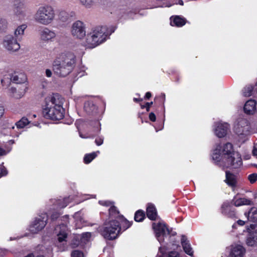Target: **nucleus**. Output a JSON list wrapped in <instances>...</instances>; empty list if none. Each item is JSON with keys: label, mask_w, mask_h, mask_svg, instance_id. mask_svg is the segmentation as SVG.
Instances as JSON below:
<instances>
[{"label": "nucleus", "mask_w": 257, "mask_h": 257, "mask_svg": "<svg viewBox=\"0 0 257 257\" xmlns=\"http://www.w3.org/2000/svg\"><path fill=\"white\" fill-rule=\"evenodd\" d=\"M232 202L235 206L250 205L252 202L249 199L245 198H238L237 196L234 197Z\"/></svg>", "instance_id": "5701e85b"}, {"label": "nucleus", "mask_w": 257, "mask_h": 257, "mask_svg": "<svg viewBox=\"0 0 257 257\" xmlns=\"http://www.w3.org/2000/svg\"><path fill=\"white\" fill-rule=\"evenodd\" d=\"M55 232L57 235L58 241L64 244L68 236V229L66 226L62 224L57 226L55 228Z\"/></svg>", "instance_id": "4468645a"}, {"label": "nucleus", "mask_w": 257, "mask_h": 257, "mask_svg": "<svg viewBox=\"0 0 257 257\" xmlns=\"http://www.w3.org/2000/svg\"><path fill=\"white\" fill-rule=\"evenodd\" d=\"M7 26V22L5 19L0 18V31L4 29Z\"/></svg>", "instance_id": "a18cd8bd"}, {"label": "nucleus", "mask_w": 257, "mask_h": 257, "mask_svg": "<svg viewBox=\"0 0 257 257\" xmlns=\"http://www.w3.org/2000/svg\"><path fill=\"white\" fill-rule=\"evenodd\" d=\"M11 80L16 83H23L27 80V76L25 74H14L11 76Z\"/></svg>", "instance_id": "b1692460"}, {"label": "nucleus", "mask_w": 257, "mask_h": 257, "mask_svg": "<svg viewBox=\"0 0 257 257\" xmlns=\"http://www.w3.org/2000/svg\"><path fill=\"white\" fill-rule=\"evenodd\" d=\"M222 212L224 214H228L229 211L231 209V205L229 202H225L222 205L221 207Z\"/></svg>", "instance_id": "4c0bfd02"}, {"label": "nucleus", "mask_w": 257, "mask_h": 257, "mask_svg": "<svg viewBox=\"0 0 257 257\" xmlns=\"http://www.w3.org/2000/svg\"><path fill=\"white\" fill-rule=\"evenodd\" d=\"M91 237V234L90 232H87L82 233L80 237L81 243H86L87 242L90 240Z\"/></svg>", "instance_id": "e433bc0d"}, {"label": "nucleus", "mask_w": 257, "mask_h": 257, "mask_svg": "<svg viewBox=\"0 0 257 257\" xmlns=\"http://www.w3.org/2000/svg\"><path fill=\"white\" fill-rule=\"evenodd\" d=\"M2 44L6 50L11 52H16L20 48V46L17 40L12 35L5 36L3 39Z\"/></svg>", "instance_id": "9d476101"}, {"label": "nucleus", "mask_w": 257, "mask_h": 257, "mask_svg": "<svg viewBox=\"0 0 257 257\" xmlns=\"http://www.w3.org/2000/svg\"><path fill=\"white\" fill-rule=\"evenodd\" d=\"M248 179L251 183H254L257 180V174L253 173L248 175Z\"/></svg>", "instance_id": "79ce46f5"}, {"label": "nucleus", "mask_w": 257, "mask_h": 257, "mask_svg": "<svg viewBox=\"0 0 257 257\" xmlns=\"http://www.w3.org/2000/svg\"><path fill=\"white\" fill-rule=\"evenodd\" d=\"M99 154V151L93 152L92 153L87 154L84 158V161L85 164H88L91 162L97 155Z\"/></svg>", "instance_id": "c756f323"}, {"label": "nucleus", "mask_w": 257, "mask_h": 257, "mask_svg": "<svg viewBox=\"0 0 257 257\" xmlns=\"http://www.w3.org/2000/svg\"><path fill=\"white\" fill-rule=\"evenodd\" d=\"M113 32L114 30L109 33L106 26L93 28L85 36L82 41V45L86 48L93 49L104 42L108 35Z\"/></svg>", "instance_id": "7ed1b4c3"}, {"label": "nucleus", "mask_w": 257, "mask_h": 257, "mask_svg": "<svg viewBox=\"0 0 257 257\" xmlns=\"http://www.w3.org/2000/svg\"><path fill=\"white\" fill-rule=\"evenodd\" d=\"M4 112V109L3 107L0 106V117H1L3 116Z\"/></svg>", "instance_id": "bf43d9fd"}, {"label": "nucleus", "mask_w": 257, "mask_h": 257, "mask_svg": "<svg viewBox=\"0 0 257 257\" xmlns=\"http://www.w3.org/2000/svg\"><path fill=\"white\" fill-rule=\"evenodd\" d=\"M71 32L73 37L77 39H82L86 36L84 24L80 21H76L72 26Z\"/></svg>", "instance_id": "f8f14e48"}, {"label": "nucleus", "mask_w": 257, "mask_h": 257, "mask_svg": "<svg viewBox=\"0 0 257 257\" xmlns=\"http://www.w3.org/2000/svg\"><path fill=\"white\" fill-rule=\"evenodd\" d=\"M58 216V215L57 213L56 214H54L52 215V219H56Z\"/></svg>", "instance_id": "680f3d73"}, {"label": "nucleus", "mask_w": 257, "mask_h": 257, "mask_svg": "<svg viewBox=\"0 0 257 257\" xmlns=\"http://www.w3.org/2000/svg\"><path fill=\"white\" fill-rule=\"evenodd\" d=\"M230 130V125L227 122L218 121L214 123L213 125V132L215 135L219 138L225 137Z\"/></svg>", "instance_id": "9b49d317"}, {"label": "nucleus", "mask_w": 257, "mask_h": 257, "mask_svg": "<svg viewBox=\"0 0 257 257\" xmlns=\"http://www.w3.org/2000/svg\"><path fill=\"white\" fill-rule=\"evenodd\" d=\"M237 224L239 225L242 226L245 224V221L241 220H239L237 221Z\"/></svg>", "instance_id": "13d9d810"}, {"label": "nucleus", "mask_w": 257, "mask_h": 257, "mask_svg": "<svg viewBox=\"0 0 257 257\" xmlns=\"http://www.w3.org/2000/svg\"><path fill=\"white\" fill-rule=\"evenodd\" d=\"M149 119H150V120H151L152 121H153V122L156 121V115L153 112H151L149 114Z\"/></svg>", "instance_id": "864d4df0"}, {"label": "nucleus", "mask_w": 257, "mask_h": 257, "mask_svg": "<svg viewBox=\"0 0 257 257\" xmlns=\"http://www.w3.org/2000/svg\"><path fill=\"white\" fill-rule=\"evenodd\" d=\"M37 257H44V256L40 255H38Z\"/></svg>", "instance_id": "774afa93"}, {"label": "nucleus", "mask_w": 257, "mask_h": 257, "mask_svg": "<svg viewBox=\"0 0 257 257\" xmlns=\"http://www.w3.org/2000/svg\"><path fill=\"white\" fill-rule=\"evenodd\" d=\"M153 104V102H147L146 103L145 105H142L141 107L142 108H146V110L147 111H149L150 110V106Z\"/></svg>", "instance_id": "8fccbe9b"}, {"label": "nucleus", "mask_w": 257, "mask_h": 257, "mask_svg": "<svg viewBox=\"0 0 257 257\" xmlns=\"http://www.w3.org/2000/svg\"><path fill=\"white\" fill-rule=\"evenodd\" d=\"M59 18L61 21L64 22L67 20L68 15L65 12H61L59 14Z\"/></svg>", "instance_id": "a19ab883"}, {"label": "nucleus", "mask_w": 257, "mask_h": 257, "mask_svg": "<svg viewBox=\"0 0 257 257\" xmlns=\"http://www.w3.org/2000/svg\"><path fill=\"white\" fill-rule=\"evenodd\" d=\"M71 257H84L82 252L75 250L72 252Z\"/></svg>", "instance_id": "ea45409f"}, {"label": "nucleus", "mask_w": 257, "mask_h": 257, "mask_svg": "<svg viewBox=\"0 0 257 257\" xmlns=\"http://www.w3.org/2000/svg\"><path fill=\"white\" fill-rule=\"evenodd\" d=\"M134 100L135 101H136V102H139V101H140L142 100V99H139V98H134Z\"/></svg>", "instance_id": "e2e57ef3"}, {"label": "nucleus", "mask_w": 257, "mask_h": 257, "mask_svg": "<svg viewBox=\"0 0 257 257\" xmlns=\"http://www.w3.org/2000/svg\"><path fill=\"white\" fill-rule=\"evenodd\" d=\"M145 218V213L141 210L137 211L135 215V220L137 222H140L144 220Z\"/></svg>", "instance_id": "c9c22d12"}, {"label": "nucleus", "mask_w": 257, "mask_h": 257, "mask_svg": "<svg viewBox=\"0 0 257 257\" xmlns=\"http://www.w3.org/2000/svg\"><path fill=\"white\" fill-rule=\"evenodd\" d=\"M27 26L26 25H22L19 26L15 31V37L18 38L21 37L24 34V31L26 29Z\"/></svg>", "instance_id": "2f4dec72"}, {"label": "nucleus", "mask_w": 257, "mask_h": 257, "mask_svg": "<svg viewBox=\"0 0 257 257\" xmlns=\"http://www.w3.org/2000/svg\"><path fill=\"white\" fill-rule=\"evenodd\" d=\"M12 81L11 80V77L9 75H6L4 77V78L1 80V84L4 87V88H8Z\"/></svg>", "instance_id": "7c9ffc66"}, {"label": "nucleus", "mask_w": 257, "mask_h": 257, "mask_svg": "<svg viewBox=\"0 0 257 257\" xmlns=\"http://www.w3.org/2000/svg\"><path fill=\"white\" fill-rule=\"evenodd\" d=\"M25 93V90L22 91L17 90L15 88L13 87H11L9 90V95L16 99H20L22 98L24 96Z\"/></svg>", "instance_id": "a878e982"}, {"label": "nucleus", "mask_w": 257, "mask_h": 257, "mask_svg": "<svg viewBox=\"0 0 257 257\" xmlns=\"http://www.w3.org/2000/svg\"><path fill=\"white\" fill-rule=\"evenodd\" d=\"M70 197L65 198L63 199V203H59V207L60 208H64L66 207L70 202Z\"/></svg>", "instance_id": "37998d69"}, {"label": "nucleus", "mask_w": 257, "mask_h": 257, "mask_svg": "<svg viewBox=\"0 0 257 257\" xmlns=\"http://www.w3.org/2000/svg\"><path fill=\"white\" fill-rule=\"evenodd\" d=\"M109 215L111 217H116V218L119 216L118 214V212L116 210V207L113 205H111L110 208L109 209Z\"/></svg>", "instance_id": "58836bf2"}, {"label": "nucleus", "mask_w": 257, "mask_h": 257, "mask_svg": "<svg viewBox=\"0 0 257 257\" xmlns=\"http://www.w3.org/2000/svg\"><path fill=\"white\" fill-rule=\"evenodd\" d=\"M211 156L215 163L224 167L237 168L242 164L240 154L234 150L230 143L215 144Z\"/></svg>", "instance_id": "f257e3e1"}, {"label": "nucleus", "mask_w": 257, "mask_h": 257, "mask_svg": "<svg viewBox=\"0 0 257 257\" xmlns=\"http://www.w3.org/2000/svg\"><path fill=\"white\" fill-rule=\"evenodd\" d=\"M101 234L107 240H112L117 237L120 231L119 222L117 220H110L104 223L99 230Z\"/></svg>", "instance_id": "423d86ee"}, {"label": "nucleus", "mask_w": 257, "mask_h": 257, "mask_svg": "<svg viewBox=\"0 0 257 257\" xmlns=\"http://www.w3.org/2000/svg\"><path fill=\"white\" fill-rule=\"evenodd\" d=\"M99 203L103 206H110L112 204L111 202L108 201H99Z\"/></svg>", "instance_id": "de8ad7c7"}, {"label": "nucleus", "mask_w": 257, "mask_h": 257, "mask_svg": "<svg viewBox=\"0 0 257 257\" xmlns=\"http://www.w3.org/2000/svg\"><path fill=\"white\" fill-rule=\"evenodd\" d=\"M151 93L150 92H148L146 94L145 98L146 99H149L151 97Z\"/></svg>", "instance_id": "052dcab7"}, {"label": "nucleus", "mask_w": 257, "mask_h": 257, "mask_svg": "<svg viewBox=\"0 0 257 257\" xmlns=\"http://www.w3.org/2000/svg\"><path fill=\"white\" fill-rule=\"evenodd\" d=\"M245 248L240 244H233L231 245L230 256L231 257H244L246 253Z\"/></svg>", "instance_id": "dca6fc26"}, {"label": "nucleus", "mask_w": 257, "mask_h": 257, "mask_svg": "<svg viewBox=\"0 0 257 257\" xmlns=\"http://www.w3.org/2000/svg\"><path fill=\"white\" fill-rule=\"evenodd\" d=\"M119 224L120 229H123V230L126 229L132 225L131 222H129L126 219L124 218L123 216H118L117 217V220Z\"/></svg>", "instance_id": "bb28decb"}, {"label": "nucleus", "mask_w": 257, "mask_h": 257, "mask_svg": "<svg viewBox=\"0 0 257 257\" xmlns=\"http://www.w3.org/2000/svg\"><path fill=\"white\" fill-rule=\"evenodd\" d=\"M46 75L48 77H50L52 76V72L51 70L49 69H47L45 71Z\"/></svg>", "instance_id": "6e6d98bb"}, {"label": "nucleus", "mask_w": 257, "mask_h": 257, "mask_svg": "<svg viewBox=\"0 0 257 257\" xmlns=\"http://www.w3.org/2000/svg\"><path fill=\"white\" fill-rule=\"evenodd\" d=\"M147 215L151 220H154L156 219L157 213L156 208L154 204L152 203L148 204L147 207Z\"/></svg>", "instance_id": "4be33fe9"}, {"label": "nucleus", "mask_w": 257, "mask_h": 257, "mask_svg": "<svg viewBox=\"0 0 257 257\" xmlns=\"http://www.w3.org/2000/svg\"><path fill=\"white\" fill-rule=\"evenodd\" d=\"M95 126L97 128V132H99L100 131V123L98 121H94Z\"/></svg>", "instance_id": "5fc2aeb1"}, {"label": "nucleus", "mask_w": 257, "mask_h": 257, "mask_svg": "<svg viewBox=\"0 0 257 257\" xmlns=\"http://www.w3.org/2000/svg\"><path fill=\"white\" fill-rule=\"evenodd\" d=\"M245 243L248 246H257V225L251 224L247 229Z\"/></svg>", "instance_id": "1a4fd4ad"}, {"label": "nucleus", "mask_w": 257, "mask_h": 257, "mask_svg": "<svg viewBox=\"0 0 257 257\" xmlns=\"http://www.w3.org/2000/svg\"><path fill=\"white\" fill-rule=\"evenodd\" d=\"M181 243L185 252L190 256H192L194 252L193 248L187 238L185 235L182 236Z\"/></svg>", "instance_id": "6ab92c4d"}, {"label": "nucleus", "mask_w": 257, "mask_h": 257, "mask_svg": "<svg viewBox=\"0 0 257 257\" xmlns=\"http://www.w3.org/2000/svg\"><path fill=\"white\" fill-rule=\"evenodd\" d=\"M186 24L184 19L179 16H175L170 18V24L172 26L182 27Z\"/></svg>", "instance_id": "393cba45"}, {"label": "nucleus", "mask_w": 257, "mask_h": 257, "mask_svg": "<svg viewBox=\"0 0 257 257\" xmlns=\"http://www.w3.org/2000/svg\"><path fill=\"white\" fill-rule=\"evenodd\" d=\"M79 136L82 138H85V137L83 136L80 133H79Z\"/></svg>", "instance_id": "69168bd1"}, {"label": "nucleus", "mask_w": 257, "mask_h": 257, "mask_svg": "<svg viewBox=\"0 0 257 257\" xmlns=\"http://www.w3.org/2000/svg\"><path fill=\"white\" fill-rule=\"evenodd\" d=\"M7 152L0 148V156H3L7 154Z\"/></svg>", "instance_id": "4d7b16f0"}, {"label": "nucleus", "mask_w": 257, "mask_h": 257, "mask_svg": "<svg viewBox=\"0 0 257 257\" xmlns=\"http://www.w3.org/2000/svg\"><path fill=\"white\" fill-rule=\"evenodd\" d=\"M250 130L249 122L245 118H239L235 126V132L238 135H246Z\"/></svg>", "instance_id": "ddd939ff"}, {"label": "nucleus", "mask_w": 257, "mask_h": 257, "mask_svg": "<svg viewBox=\"0 0 257 257\" xmlns=\"http://www.w3.org/2000/svg\"><path fill=\"white\" fill-rule=\"evenodd\" d=\"M95 142L97 146L101 145L103 143V139L102 138H96Z\"/></svg>", "instance_id": "09e8293b"}, {"label": "nucleus", "mask_w": 257, "mask_h": 257, "mask_svg": "<svg viewBox=\"0 0 257 257\" xmlns=\"http://www.w3.org/2000/svg\"><path fill=\"white\" fill-rule=\"evenodd\" d=\"M257 213V209L255 208H252L248 213H245V215L248 218L250 214L253 215Z\"/></svg>", "instance_id": "49530a36"}, {"label": "nucleus", "mask_w": 257, "mask_h": 257, "mask_svg": "<svg viewBox=\"0 0 257 257\" xmlns=\"http://www.w3.org/2000/svg\"><path fill=\"white\" fill-rule=\"evenodd\" d=\"M63 98L58 94H52L47 96L44 100L43 114L46 118L56 120L64 117Z\"/></svg>", "instance_id": "f03ea898"}, {"label": "nucleus", "mask_w": 257, "mask_h": 257, "mask_svg": "<svg viewBox=\"0 0 257 257\" xmlns=\"http://www.w3.org/2000/svg\"><path fill=\"white\" fill-rule=\"evenodd\" d=\"M167 248L165 246H161L159 248L157 257H180V254L176 251H170L168 254L165 253Z\"/></svg>", "instance_id": "aec40b11"}, {"label": "nucleus", "mask_w": 257, "mask_h": 257, "mask_svg": "<svg viewBox=\"0 0 257 257\" xmlns=\"http://www.w3.org/2000/svg\"><path fill=\"white\" fill-rule=\"evenodd\" d=\"M34 18L38 23L46 26L49 25L55 19V11L51 6L48 5L40 7L37 11Z\"/></svg>", "instance_id": "39448f33"}, {"label": "nucleus", "mask_w": 257, "mask_h": 257, "mask_svg": "<svg viewBox=\"0 0 257 257\" xmlns=\"http://www.w3.org/2000/svg\"><path fill=\"white\" fill-rule=\"evenodd\" d=\"M253 86L252 85H248L245 86L242 90L243 95L245 97L250 96L252 94Z\"/></svg>", "instance_id": "473e14b6"}, {"label": "nucleus", "mask_w": 257, "mask_h": 257, "mask_svg": "<svg viewBox=\"0 0 257 257\" xmlns=\"http://www.w3.org/2000/svg\"><path fill=\"white\" fill-rule=\"evenodd\" d=\"M7 171L5 168L0 166V177L7 174Z\"/></svg>", "instance_id": "3c124183"}, {"label": "nucleus", "mask_w": 257, "mask_h": 257, "mask_svg": "<svg viewBox=\"0 0 257 257\" xmlns=\"http://www.w3.org/2000/svg\"><path fill=\"white\" fill-rule=\"evenodd\" d=\"M74 63L75 56L72 53H62L54 61L53 70L57 75L65 77L72 71Z\"/></svg>", "instance_id": "20e7f679"}, {"label": "nucleus", "mask_w": 257, "mask_h": 257, "mask_svg": "<svg viewBox=\"0 0 257 257\" xmlns=\"http://www.w3.org/2000/svg\"><path fill=\"white\" fill-rule=\"evenodd\" d=\"M25 257H34V255L33 253H30Z\"/></svg>", "instance_id": "0e129e2a"}, {"label": "nucleus", "mask_w": 257, "mask_h": 257, "mask_svg": "<svg viewBox=\"0 0 257 257\" xmlns=\"http://www.w3.org/2000/svg\"><path fill=\"white\" fill-rule=\"evenodd\" d=\"M40 39L45 42L52 41L56 37L55 31L50 30L48 28H44L40 31Z\"/></svg>", "instance_id": "2eb2a0df"}, {"label": "nucleus", "mask_w": 257, "mask_h": 257, "mask_svg": "<svg viewBox=\"0 0 257 257\" xmlns=\"http://www.w3.org/2000/svg\"><path fill=\"white\" fill-rule=\"evenodd\" d=\"M225 175V182L234 189L237 186V177L228 171H226Z\"/></svg>", "instance_id": "f3484780"}, {"label": "nucleus", "mask_w": 257, "mask_h": 257, "mask_svg": "<svg viewBox=\"0 0 257 257\" xmlns=\"http://www.w3.org/2000/svg\"><path fill=\"white\" fill-rule=\"evenodd\" d=\"M158 2V4L156 7H169L172 4H179L183 5V2L182 0H156Z\"/></svg>", "instance_id": "412c9836"}, {"label": "nucleus", "mask_w": 257, "mask_h": 257, "mask_svg": "<svg viewBox=\"0 0 257 257\" xmlns=\"http://www.w3.org/2000/svg\"><path fill=\"white\" fill-rule=\"evenodd\" d=\"M32 117L35 118L36 117V114H33Z\"/></svg>", "instance_id": "338daca9"}, {"label": "nucleus", "mask_w": 257, "mask_h": 257, "mask_svg": "<svg viewBox=\"0 0 257 257\" xmlns=\"http://www.w3.org/2000/svg\"><path fill=\"white\" fill-rule=\"evenodd\" d=\"M74 219L75 220L76 228H81L84 225V221L80 213L76 212L75 213L74 215Z\"/></svg>", "instance_id": "c85d7f7f"}, {"label": "nucleus", "mask_w": 257, "mask_h": 257, "mask_svg": "<svg viewBox=\"0 0 257 257\" xmlns=\"http://www.w3.org/2000/svg\"><path fill=\"white\" fill-rule=\"evenodd\" d=\"M47 219L48 216L46 214L37 217L30 226V232L32 233H37L42 230L46 225Z\"/></svg>", "instance_id": "6e6552de"}, {"label": "nucleus", "mask_w": 257, "mask_h": 257, "mask_svg": "<svg viewBox=\"0 0 257 257\" xmlns=\"http://www.w3.org/2000/svg\"><path fill=\"white\" fill-rule=\"evenodd\" d=\"M29 123V121L27 118L23 117L20 120L16 123L17 128H22L24 127Z\"/></svg>", "instance_id": "72a5a7b5"}, {"label": "nucleus", "mask_w": 257, "mask_h": 257, "mask_svg": "<svg viewBox=\"0 0 257 257\" xmlns=\"http://www.w3.org/2000/svg\"><path fill=\"white\" fill-rule=\"evenodd\" d=\"M256 101L253 99L247 100L244 105V112L248 114H254L256 110Z\"/></svg>", "instance_id": "a211bd4d"}, {"label": "nucleus", "mask_w": 257, "mask_h": 257, "mask_svg": "<svg viewBox=\"0 0 257 257\" xmlns=\"http://www.w3.org/2000/svg\"><path fill=\"white\" fill-rule=\"evenodd\" d=\"M80 3L86 8H91L95 3V0H79Z\"/></svg>", "instance_id": "f704fd0d"}, {"label": "nucleus", "mask_w": 257, "mask_h": 257, "mask_svg": "<svg viewBox=\"0 0 257 257\" xmlns=\"http://www.w3.org/2000/svg\"><path fill=\"white\" fill-rule=\"evenodd\" d=\"M45 254L48 257H52L53 256V250L51 246L47 248L46 251L44 252Z\"/></svg>", "instance_id": "c03bdc74"}, {"label": "nucleus", "mask_w": 257, "mask_h": 257, "mask_svg": "<svg viewBox=\"0 0 257 257\" xmlns=\"http://www.w3.org/2000/svg\"><path fill=\"white\" fill-rule=\"evenodd\" d=\"M152 226L155 237L161 244L164 243L165 238L167 237V235L174 236L176 234L175 231H173L171 229H170L163 221L153 223Z\"/></svg>", "instance_id": "0eeeda50"}, {"label": "nucleus", "mask_w": 257, "mask_h": 257, "mask_svg": "<svg viewBox=\"0 0 257 257\" xmlns=\"http://www.w3.org/2000/svg\"><path fill=\"white\" fill-rule=\"evenodd\" d=\"M27 9L23 5H20L16 8L15 13L19 19H23L26 16Z\"/></svg>", "instance_id": "cd10ccee"}, {"label": "nucleus", "mask_w": 257, "mask_h": 257, "mask_svg": "<svg viewBox=\"0 0 257 257\" xmlns=\"http://www.w3.org/2000/svg\"><path fill=\"white\" fill-rule=\"evenodd\" d=\"M253 156L257 157V144H254L252 151Z\"/></svg>", "instance_id": "603ef678"}]
</instances>
